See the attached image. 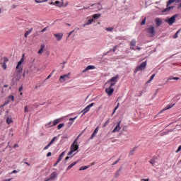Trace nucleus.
<instances>
[{
	"label": "nucleus",
	"mask_w": 181,
	"mask_h": 181,
	"mask_svg": "<svg viewBox=\"0 0 181 181\" xmlns=\"http://www.w3.org/2000/svg\"><path fill=\"white\" fill-rule=\"evenodd\" d=\"M44 49H45V45H42L40 49L38 51V54H42V53H43Z\"/></svg>",
	"instance_id": "28"
},
{
	"label": "nucleus",
	"mask_w": 181,
	"mask_h": 181,
	"mask_svg": "<svg viewBox=\"0 0 181 181\" xmlns=\"http://www.w3.org/2000/svg\"><path fill=\"white\" fill-rule=\"evenodd\" d=\"M105 30H107V32H112V30H114V27L106 28Z\"/></svg>",
	"instance_id": "33"
},
{
	"label": "nucleus",
	"mask_w": 181,
	"mask_h": 181,
	"mask_svg": "<svg viewBox=\"0 0 181 181\" xmlns=\"http://www.w3.org/2000/svg\"><path fill=\"white\" fill-rule=\"evenodd\" d=\"M173 2H175V0H169L167 3V8H165L163 12H169V11H171V9H173V8H175V6H170L169 5H171V4H173Z\"/></svg>",
	"instance_id": "7"
},
{
	"label": "nucleus",
	"mask_w": 181,
	"mask_h": 181,
	"mask_svg": "<svg viewBox=\"0 0 181 181\" xmlns=\"http://www.w3.org/2000/svg\"><path fill=\"white\" fill-rule=\"evenodd\" d=\"M54 37H56V39L58 42H60V40H62V39H63V33H54Z\"/></svg>",
	"instance_id": "13"
},
{
	"label": "nucleus",
	"mask_w": 181,
	"mask_h": 181,
	"mask_svg": "<svg viewBox=\"0 0 181 181\" xmlns=\"http://www.w3.org/2000/svg\"><path fill=\"white\" fill-rule=\"evenodd\" d=\"M13 173H18V170H13L10 173V175H13Z\"/></svg>",
	"instance_id": "48"
},
{
	"label": "nucleus",
	"mask_w": 181,
	"mask_h": 181,
	"mask_svg": "<svg viewBox=\"0 0 181 181\" xmlns=\"http://www.w3.org/2000/svg\"><path fill=\"white\" fill-rule=\"evenodd\" d=\"M173 107H175V103H171L170 105H168L162 111H166L167 110H170V108H173Z\"/></svg>",
	"instance_id": "17"
},
{
	"label": "nucleus",
	"mask_w": 181,
	"mask_h": 181,
	"mask_svg": "<svg viewBox=\"0 0 181 181\" xmlns=\"http://www.w3.org/2000/svg\"><path fill=\"white\" fill-rule=\"evenodd\" d=\"M25 165H27L28 166H30V164L29 163H28V162H25L24 163Z\"/></svg>",
	"instance_id": "60"
},
{
	"label": "nucleus",
	"mask_w": 181,
	"mask_h": 181,
	"mask_svg": "<svg viewBox=\"0 0 181 181\" xmlns=\"http://www.w3.org/2000/svg\"><path fill=\"white\" fill-rule=\"evenodd\" d=\"M92 6H96L97 7L96 11H101L103 9V6H101L100 3H98V4H93Z\"/></svg>",
	"instance_id": "21"
},
{
	"label": "nucleus",
	"mask_w": 181,
	"mask_h": 181,
	"mask_svg": "<svg viewBox=\"0 0 181 181\" xmlns=\"http://www.w3.org/2000/svg\"><path fill=\"white\" fill-rule=\"evenodd\" d=\"M74 32V30L71 31V32L69 33L67 37H70V35H71Z\"/></svg>",
	"instance_id": "51"
},
{
	"label": "nucleus",
	"mask_w": 181,
	"mask_h": 181,
	"mask_svg": "<svg viewBox=\"0 0 181 181\" xmlns=\"http://www.w3.org/2000/svg\"><path fill=\"white\" fill-rule=\"evenodd\" d=\"M177 17V16L174 15L171 18L166 19L165 21V22H166V23H168V25H173V23H175V22H176Z\"/></svg>",
	"instance_id": "5"
},
{
	"label": "nucleus",
	"mask_w": 181,
	"mask_h": 181,
	"mask_svg": "<svg viewBox=\"0 0 181 181\" xmlns=\"http://www.w3.org/2000/svg\"><path fill=\"white\" fill-rule=\"evenodd\" d=\"M117 49H118V45H116L113 47L112 52H116Z\"/></svg>",
	"instance_id": "46"
},
{
	"label": "nucleus",
	"mask_w": 181,
	"mask_h": 181,
	"mask_svg": "<svg viewBox=\"0 0 181 181\" xmlns=\"http://www.w3.org/2000/svg\"><path fill=\"white\" fill-rule=\"evenodd\" d=\"M13 121L11 118L7 117L6 118V124H8V125H10V124H12Z\"/></svg>",
	"instance_id": "31"
},
{
	"label": "nucleus",
	"mask_w": 181,
	"mask_h": 181,
	"mask_svg": "<svg viewBox=\"0 0 181 181\" xmlns=\"http://www.w3.org/2000/svg\"><path fill=\"white\" fill-rule=\"evenodd\" d=\"M60 122H62V118L54 119L53 122L52 127H56V125H57V124H59Z\"/></svg>",
	"instance_id": "18"
},
{
	"label": "nucleus",
	"mask_w": 181,
	"mask_h": 181,
	"mask_svg": "<svg viewBox=\"0 0 181 181\" xmlns=\"http://www.w3.org/2000/svg\"><path fill=\"white\" fill-rule=\"evenodd\" d=\"M57 165H59V163H57V162L54 164V167L57 166Z\"/></svg>",
	"instance_id": "56"
},
{
	"label": "nucleus",
	"mask_w": 181,
	"mask_h": 181,
	"mask_svg": "<svg viewBox=\"0 0 181 181\" xmlns=\"http://www.w3.org/2000/svg\"><path fill=\"white\" fill-rule=\"evenodd\" d=\"M147 32L151 37H153L155 35V27L150 26L149 28H147Z\"/></svg>",
	"instance_id": "11"
},
{
	"label": "nucleus",
	"mask_w": 181,
	"mask_h": 181,
	"mask_svg": "<svg viewBox=\"0 0 181 181\" xmlns=\"http://www.w3.org/2000/svg\"><path fill=\"white\" fill-rule=\"evenodd\" d=\"M173 2H175V0H169L167 3V8H165L163 12H169V11H171V9H173V8H175V6H170L169 5H171V4H173Z\"/></svg>",
	"instance_id": "6"
},
{
	"label": "nucleus",
	"mask_w": 181,
	"mask_h": 181,
	"mask_svg": "<svg viewBox=\"0 0 181 181\" xmlns=\"http://www.w3.org/2000/svg\"><path fill=\"white\" fill-rule=\"evenodd\" d=\"M64 151H63L59 156V158L57 160V163H59V162L62 161V159H63V156H64Z\"/></svg>",
	"instance_id": "24"
},
{
	"label": "nucleus",
	"mask_w": 181,
	"mask_h": 181,
	"mask_svg": "<svg viewBox=\"0 0 181 181\" xmlns=\"http://www.w3.org/2000/svg\"><path fill=\"white\" fill-rule=\"evenodd\" d=\"M101 16V14H94L93 16V19H98Z\"/></svg>",
	"instance_id": "35"
},
{
	"label": "nucleus",
	"mask_w": 181,
	"mask_h": 181,
	"mask_svg": "<svg viewBox=\"0 0 181 181\" xmlns=\"http://www.w3.org/2000/svg\"><path fill=\"white\" fill-rule=\"evenodd\" d=\"M47 29V28H45L44 29L42 30L41 32H46V30Z\"/></svg>",
	"instance_id": "59"
},
{
	"label": "nucleus",
	"mask_w": 181,
	"mask_h": 181,
	"mask_svg": "<svg viewBox=\"0 0 181 181\" xmlns=\"http://www.w3.org/2000/svg\"><path fill=\"white\" fill-rule=\"evenodd\" d=\"M119 107V103H117V105L114 109V111H113L112 115H114V114H115V112L117 111V110H118Z\"/></svg>",
	"instance_id": "34"
},
{
	"label": "nucleus",
	"mask_w": 181,
	"mask_h": 181,
	"mask_svg": "<svg viewBox=\"0 0 181 181\" xmlns=\"http://www.w3.org/2000/svg\"><path fill=\"white\" fill-rule=\"evenodd\" d=\"M141 181H149V179H145V178H142L141 179Z\"/></svg>",
	"instance_id": "53"
},
{
	"label": "nucleus",
	"mask_w": 181,
	"mask_h": 181,
	"mask_svg": "<svg viewBox=\"0 0 181 181\" xmlns=\"http://www.w3.org/2000/svg\"><path fill=\"white\" fill-rule=\"evenodd\" d=\"M105 93L110 97V95L114 93V88L110 86L109 88H105Z\"/></svg>",
	"instance_id": "12"
},
{
	"label": "nucleus",
	"mask_w": 181,
	"mask_h": 181,
	"mask_svg": "<svg viewBox=\"0 0 181 181\" xmlns=\"http://www.w3.org/2000/svg\"><path fill=\"white\" fill-rule=\"evenodd\" d=\"M49 146H52V144L49 143L47 146H45L44 151H46V149H49Z\"/></svg>",
	"instance_id": "40"
},
{
	"label": "nucleus",
	"mask_w": 181,
	"mask_h": 181,
	"mask_svg": "<svg viewBox=\"0 0 181 181\" xmlns=\"http://www.w3.org/2000/svg\"><path fill=\"white\" fill-rule=\"evenodd\" d=\"M88 69H87V68H86L83 71L82 73H86V71H88Z\"/></svg>",
	"instance_id": "57"
},
{
	"label": "nucleus",
	"mask_w": 181,
	"mask_h": 181,
	"mask_svg": "<svg viewBox=\"0 0 181 181\" xmlns=\"http://www.w3.org/2000/svg\"><path fill=\"white\" fill-rule=\"evenodd\" d=\"M7 87H8V85H6V84L4 86V88H7Z\"/></svg>",
	"instance_id": "63"
},
{
	"label": "nucleus",
	"mask_w": 181,
	"mask_h": 181,
	"mask_svg": "<svg viewBox=\"0 0 181 181\" xmlns=\"http://www.w3.org/2000/svg\"><path fill=\"white\" fill-rule=\"evenodd\" d=\"M136 49H137V50H141V47H137Z\"/></svg>",
	"instance_id": "64"
},
{
	"label": "nucleus",
	"mask_w": 181,
	"mask_h": 181,
	"mask_svg": "<svg viewBox=\"0 0 181 181\" xmlns=\"http://www.w3.org/2000/svg\"><path fill=\"white\" fill-rule=\"evenodd\" d=\"M110 123V119L107 120L104 124H103V128H105V127H107V125H108V124Z\"/></svg>",
	"instance_id": "44"
},
{
	"label": "nucleus",
	"mask_w": 181,
	"mask_h": 181,
	"mask_svg": "<svg viewBox=\"0 0 181 181\" xmlns=\"http://www.w3.org/2000/svg\"><path fill=\"white\" fill-rule=\"evenodd\" d=\"M146 67V61L142 62L139 66H137L134 71V73H138V71H144Z\"/></svg>",
	"instance_id": "4"
},
{
	"label": "nucleus",
	"mask_w": 181,
	"mask_h": 181,
	"mask_svg": "<svg viewBox=\"0 0 181 181\" xmlns=\"http://www.w3.org/2000/svg\"><path fill=\"white\" fill-rule=\"evenodd\" d=\"M91 107H94V103H92L89 104L86 107H85L81 112H83L82 115H86L88 111H90V109Z\"/></svg>",
	"instance_id": "8"
},
{
	"label": "nucleus",
	"mask_w": 181,
	"mask_h": 181,
	"mask_svg": "<svg viewBox=\"0 0 181 181\" xmlns=\"http://www.w3.org/2000/svg\"><path fill=\"white\" fill-rule=\"evenodd\" d=\"M54 5H56L57 6H59V8H60V7L63 6V3H60V1H56L54 2Z\"/></svg>",
	"instance_id": "27"
},
{
	"label": "nucleus",
	"mask_w": 181,
	"mask_h": 181,
	"mask_svg": "<svg viewBox=\"0 0 181 181\" xmlns=\"http://www.w3.org/2000/svg\"><path fill=\"white\" fill-rule=\"evenodd\" d=\"M93 21H94V19H93V18L88 20L86 24L83 25V28H86V26H88V25H91V23H93Z\"/></svg>",
	"instance_id": "23"
},
{
	"label": "nucleus",
	"mask_w": 181,
	"mask_h": 181,
	"mask_svg": "<svg viewBox=\"0 0 181 181\" xmlns=\"http://www.w3.org/2000/svg\"><path fill=\"white\" fill-rule=\"evenodd\" d=\"M56 177H57V173L56 172H52L50 174L49 178L47 179V180H54V179H56Z\"/></svg>",
	"instance_id": "14"
},
{
	"label": "nucleus",
	"mask_w": 181,
	"mask_h": 181,
	"mask_svg": "<svg viewBox=\"0 0 181 181\" xmlns=\"http://www.w3.org/2000/svg\"><path fill=\"white\" fill-rule=\"evenodd\" d=\"M145 23H146V18H144L142 20V21H141V25H145Z\"/></svg>",
	"instance_id": "42"
},
{
	"label": "nucleus",
	"mask_w": 181,
	"mask_h": 181,
	"mask_svg": "<svg viewBox=\"0 0 181 181\" xmlns=\"http://www.w3.org/2000/svg\"><path fill=\"white\" fill-rule=\"evenodd\" d=\"M49 156H52V152H48L47 154V157L49 158Z\"/></svg>",
	"instance_id": "49"
},
{
	"label": "nucleus",
	"mask_w": 181,
	"mask_h": 181,
	"mask_svg": "<svg viewBox=\"0 0 181 181\" xmlns=\"http://www.w3.org/2000/svg\"><path fill=\"white\" fill-rule=\"evenodd\" d=\"M119 78V76L116 75L115 76L110 78V81H107V84H108V83H110V87H114V86H115L118 82Z\"/></svg>",
	"instance_id": "3"
},
{
	"label": "nucleus",
	"mask_w": 181,
	"mask_h": 181,
	"mask_svg": "<svg viewBox=\"0 0 181 181\" xmlns=\"http://www.w3.org/2000/svg\"><path fill=\"white\" fill-rule=\"evenodd\" d=\"M156 26H160L162 25V19L160 18H156Z\"/></svg>",
	"instance_id": "16"
},
{
	"label": "nucleus",
	"mask_w": 181,
	"mask_h": 181,
	"mask_svg": "<svg viewBox=\"0 0 181 181\" xmlns=\"http://www.w3.org/2000/svg\"><path fill=\"white\" fill-rule=\"evenodd\" d=\"M76 165H77V162H74L72 163L71 165H69L67 168H66V171L70 170V169H71V168H74V166H76Z\"/></svg>",
	"instance_id": "22"
},
{
	"label": "nucleus",
	"mask_w": 181,
	"mask_h": 181,
	"mask_svg": "<svg viewBox=\"0 0 181 181\" xmlns=\"http://www.w3.org/2000/svg\"><path fill=\"white\" fill-rule=\"evenodd\" d=\"M98 129H99L98 127L95 128L93 133L91 134L90 139H94L95 136H96L97 134H98Z\"/></svg>",
	"instance_id": "15"
},
{
	"label": "nucleus",
	"mask_w": 181,
	"mask_h": 181,
	"mask_svg": "<svg viewBox=\"0 0 181 181\" xmlns=\"http://www.w3.org/2000/svg\"><path fill=\"white\" fill-rule=\"evenodd\" d=\"M121 131V121H119L114 128V129L112 131V134H115V132H119Z\"/></svg>",
	"instance_id": "10"
},
{
	"label": "nucleus",
	"mask_w": 181,
	"mask_h": 181,
	"mask_svg": "<svg viewBox=\"0 0 181 181\" xmlns=\"http://www.w3.org/2000/svg\"><path fill=\"white\" fill-rule=\"evenodd\" d=\"M24 112H29V107H28V105L24 107Z\"/></svg>",
	"instance_id": "43"
},
{
	"label": "nucleus",
	"mask_w": 181,
	"mask_h": 181,
	"mask_svg": "<svg viewBox=\"0 0 181 181\" xmlns=\"http://www.w3.org/2000/svg\"><path fill=\"white\" fill-rule=\"evenodd\" d=\"M25 54H23L22 58L20 59V61L18 62V64L16 67V70L17 71V75L16 76V80L17 81H19L21 80V77L22 74V71H23V66H22L23 62H25V59H23Z\"/></svg>",
	"instance_id": "1"
},
{
	"label": "nucleus",
	"mask_w": 181,
	"mask_h": 181,
	"mask_svg": "<svg viewBox=\"0 0 181 181\" xmlns=\"http://www.w3.org/2000/svg\"><path fill=\"white\" fill-rule=\"evenodd\" d=\"M12 7L13 8V9H15V8H18V6L16 4H13Z\"/></svg>",
	"instance_id": "52"
},
{
	"label": "nucleus",
	"mask_w": 181,
	"mask_h": 181,
	"mask_svg": "<svg viewBox=\"0 0 181 181\" xmlns=\"http://www.w3.org/2000/svg\"><path fill=\"white\" fill-rule=\"evenodd\" d=\"M149 163H151V165H152V166H153L156 163V160H155V158H153L149 160Z\"/></svg>",
	"instance_id": "32"
},
{
	"label": "nucleus",
	"mask_w": 181,
	"mask_h": 181,
	"mask_svg": "<svg viewBox=\"0 0 181 181\" xmlns=\"http://www.w3.org/2000/svg\"><path fill=\"white\" fill-rule=\"evenodd\" d=\"M155 76L156 74H153L151 78H149V80L146 82V84H149V83H151L152 81V80H153V78H155Z\"/></svg>",
	"instance_id": "29"
},
{
	"label": "nucleus",
	"mask_w": 181,
	"mask_h": 181,
	"mask_svg": "<svg viewBox=\"0 0 181 181\" xmlns=\"http://www.w3.org/2000/svg\"><path fill=\"white\" fill-rule=\"evenodd\" d=\"M81 136V134H80L77 138L74 141L72 144L71 145L70 151L68 153V155H72L73 153L76 152L78 149V144H77V141Z\"/></svg>",
	"instance_id": "2"
},
{
	"label": "nucleus",
	"mask_w": 181,
	"mask_h": 181,
	"mask_svg": "<svg viewBox=\"0 0 181 181\" xmlns=\"http://www.w3.org/2000/svg\"><path fill=\"white\" fill-rule=\"evenodd\" d=\"M69 78H70V73L61 76L59 77V81L61 83H64V81H66Z\"/></svg>",
	"instance_id": "9"
},
{
	"label": "nucleus",
	"mask_w": 181,
	"mask_h": 181,
	"mask_svg": "<svg viewBox=\"0 0 181 181\" xmlns=\"http://www.w3.org/2000/svg\"><path fill=\"white\" fill-rule=\"evenodd\" d=\"M3 67H4V70H6V64H4Z\"/></svg>",
	"instance_id": "62"
},
{
	"label": "nucleus",
	"mask_w": 181,
	"mask_h": 181,
	"mask_svg": "<svg viewBox=\"0 0 181 181\" xmlns=\"http://www.w3.org/2000/svg\"><path fill=\"white\" fill-rule=\"evenodd\" d=\"M135 45H136V40L135 39H133L131 42H130V46H131V49L132 50H134L135 49H134L132 47V46H135Z\"/></svg>",
	"instance_id": "20"
},
{
	"label": "nucleus",
	"mask_w": 181,
	"mask_h": 181,
	"mask_svg": "<svg viewBox=\"0 0 181 181\" xmlns=\"http://www.w3.org/2000/svg\"><path fill=\"white\" fill-rule=\"evenodd\" d=\"M77 118V116L76 117H71L70 119H69V121H72V122H71V123H69V124L70 125H73V122H74V120L76 119Z\"/></svg>",
	"instance_id": "36"
},
{
	"label": "nucleus",
	"mask_w": 181,
	"mask_h": 181,
	"mask_svg": "<svg viewBox=\"0 0 181 181\" xmlns=\"http://www.w3.org/2000/svg\"><path fill=\"white\" fill-rule=\"evenodd\" d=\"M33 30V28L30 29L25 33V37H28L30 33H32V31Z\"/></svg>",
	"instance_id": "26"
},
{
	"label": "nucleus",
	"mask_w": 181,
	"mask_h": 181,
	"mask_svg": "<svg viewBox=\"0 0 181 181\" xmlns=\"http://www.w3.org/2000/svg\"><path fill=\"white\" fill-rule=\"evenodd\" d=\"M86 169H88V166H82L80 168L79 170H86Z\"/></svg>",
	"instance_id": "39"
},
{
	"label": "nucleus",
	"mask_w": 181,
	"mask_h": 181,
	"mask_svg": "<svg viewBox=\"0 0 181 181\" xmlns=\"http://www.w3.org/2000/svg\"><path fill=\"white\" fill-rule=\"evenodd\" d=\"M13 148H19V145L15 144L14 146H13Z\"/></svg>",
	"instance_id": "58"
},
{
	"label": "nucleus",
	"mask_w": 181,
	"mask_h": 181,
	"mask_svg": "<svg viewBox=\"0 0 181 181\" xmlns=\"http://www.w3.org/2000/svg\"><path fill=\"white\" fill-rule=\"evenodd\" d=\"M135 150H136V148H134L129 152V155H131V156L134 155V152H135Z\"/></svg>",
	"instance_id": "45"
},
{
	"label": "nucleus",
	"mask_w": 181,
	"mask_h": 181,
	"mask_svg": "<svg viewBox=\"0 0 181 181\" xmlns=\"http://www.w3.org/2000/svg\"><path fill=\"white\" fill-rule=\"evenodd\" d=\"M177 9H181V2L179 4Z\"/></svg>",
	"instance_id": "55"
},
{
	"label": "nucleus",
	"mask_w": 181,
	"mask_h": 181,
	"mask_svg": "<svg viewBox=\"0 0 181 181\" xmlns=\"http://www.w3.org/2000/svg\"><path fill=\"white\" fill-rule=\"evenodd\" d=\"M94 69H95V66L93 65H88L86 67V70H94Z\"/></svg>",
	"instance_id": "30"
},
{
	"label": "nucleus",
	"mask_w": 181,
	"mask_h": 181,
	"mask_svg": "<svg viewBox=\"0 0 181 181\" xmlns=\"http://www.w3.org/2000/svg\"><path fill=\"white\" fill-rule=\"evenodd\" d=\"M22 90H23V87L21 86V87L19 88V91H22Z\"/></svg>",
	"instance_id": "61"
},
{
	"label": "nucleus",
	"mask_w": 181,
	"mask_h": 181,
	"mask_svg": "<svg viewBox=\"0 0 181 181\" xmlns=\"http://www.w3.org/2000/svg\"><path fill=\"white\" fill-rule=\"evenodd\" d=\"M63 127H64V123H62V124H59L57 126V128H58V129H62V128H63Z\"/></svg>",
	"instance_id": "38"
},
{
	"label": "nucleus",
	"mask_w": 181,
	"mask_h": 181,
	"mask_svg": "<svg viewBox=\"0 0 181 181\" xmlns=\"http://www.w3.org/2000/svg\"><path fill=\"white\" fill-rule=\"evenodd\" d=\"M181 151V145L178 147V148L176 151V153H177L178 152H180Z\"/></svg>",
	"instance_id": "47"
},
{
	"label": "nucleus",
	"mask_w": 181,
	"mask_h": 181,
	"mask_svg": "<svg viewBox=\"0 0 181 181\" xmlns=\"http://www.w3.org/2000/svg\"><path fill=\"white\" fill-rule=\"evenodd\" d=\"M179 32H180V30H178L177 32L173 35V39H177Z\"/></svg>",
	"instance_id": "37"
},
{
	"label": "nucleus",
	"mask_w": 181,
	"mask_h": 181,
	"mask_svg": "<svg viewBox=\"0 0 181 181\" xmlns=\"http://www.w3.org/2000/svg\"><path fill=\"white\" fill-rule=\"evenodd\" d=\"M119 162V159L117 160L115 162L113 163L112 165H117Z\"/></svg>",
	"instance_id": "50"
},
{
	"label": "nucleus",
	"mask_w": 181,
	"mask_h": 181,
	"mask_svg": "<svg viewBox=\"0 0 181 181\" xmlns=\"http://www.w3.org/2000/svg\"><path fill=\"white\" fill-rule=\"evenodd\" d=\"M56 139H57V136H54V137L51 140V141L49 142V144H50L51 145H52V144H53V142H54V141H56Z\"/></svg>",
	"instance_id": "41"
},
{
	"label": "nucleus",
	"mask_w": 181,
	"mask_h": 181,
	"mask_svg": "<svg viewBox=\"0 0 181 181\" xmlns=\"http://www.w3.org/2000/svg\"><path fill=\"white\" fill-rule=\"evenodd\" d=\"M170 80H180V78L179 77H173V76H169L168 80L166 81V83H169Z\"/></svg>",
	"instance_id": "19"
},
{
	"label": "nucleus",
	"mask_w": 181,
	"mask_h": 181,
	"mask_svg": "<svg viewBox=\"0 0 181 181\" xmlns=\"http://www.w3.org/2000/svg\"><path fill=\"white\" fill-rule=\"evenodd\" d=\"M14 100H15V98L13 97V95H10V96L8 97V100L6 103H5V105L9 104V103H10L11 101H14Z\"/></svg>",
	"instance_id": "25"
},
{
	"label": "nucleus",
	"mask_w": 181,
	"mask_h": 181,
	"mask_svg": "<svg viewBox=\"0 0 181 181\" xmlns=\"http://www.w3.org/2000/svg\"><path fill=\"white\" fill-rule=\"evenodd\" d=\"M35 2H36V4H40V3L43 2V1H39V0H35Z\"/></svg>",
	"instance_id": "54"
}]
</instances>
